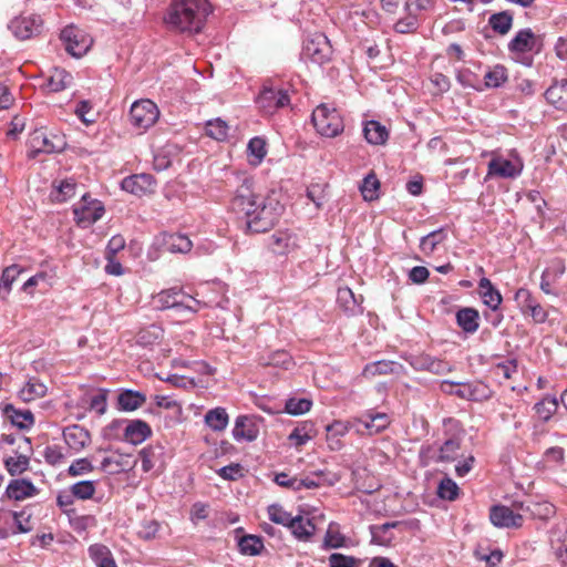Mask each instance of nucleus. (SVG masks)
<instances>
[{
	"label": "nucleus",
	"instance_id": "1",
	"mask_svg": "<svg viewBox=\"0 0 567 567\" xmlns=\"http://www.w3.org/2000/svg\"><path fill=\"white\" fill-rule=\"evenodd\" d=\"M230 209L245 221L246 233L261 234L270 230L285 210L277 194H257L252 182L245 179L230 199Z\"/></svg>",
	"mask_w": 567,
	"mask_h": 567
},
{
	"label": "nucleus",
	"instance_id": "2",
	"mask_svg": "<svg viewBox=\"0 0 567 567\" xmlns=\"http://www.w3.org/2000/svg\"><path fill=\"white\" fill-rule=\"evenodd\" d=\"M210 12L206 0H173L165 21L181 32L198 33Z\"/></svg>",
	"mask_w": 567,
	"mask_h": 567
},
{
	"label": "nucleus",
	"instance_id": "3",
	"mask_svg": "<svg viewBox=\"0 0 567 567\" xmlns=\"http://www.w3.org/2000/svg\"><path fill=\"white\" fill-rule=\"evenodd\" d=\"M511 58L523 64L524 66L530 68L534 64V54H538L543 49V40L539 35H536L532 29L526 28L519 30L515 37L507 44Z\"/></svg>",
	"mask_w": 567,
	"mask_h": 567
},
{
	"label": "nucleus",
	"instance_id": "4",
	"mask_svg": "<svg viewBox=\"0 0 567 567\" xmlns=\"http://www.w3.org/2000/svg\"><path fill=\"white\" fill-rule=\"evenodd\" d=\"M312 123L317 132L327 137H334L343 132L342 116L337 109L320 104L312 112Z\"/></svg>",
	"mask_w": 567,
	"mask_h": 567
},
{
	"label": "nucleus",
	"instance_id": "5",
	"mask_svg": "<svg viewBox=\"0 0 567 567\" xmlns=\"http://www.w3.org/2000/svg\"><path fill=\"white\" fill-rule=\"evenodd\" d=\"M153 305L159 310L175 308L178 310L196 312L198 310L199 301L186 295L179 288H169L154 296Z\"/></svg>",
	"mask_w": 567,
	"mask_h": 567
},
{
	"label": "nucleus",
	"instance_id": "6",
	"mask_svg": "<svg viewBox=\"0 0 567 567\" xmlns=\"http://www.w3.org/2000/svg\"><path fill=\"white\" fill-rule=\"evenodd\" d=\"M60 39L65 51L74 58L85 55L93 44V39L87 32L72 24L61 31Z\"/></svg>",
	"mask_w": 567,
	"mask_h": 567
},
{
	"label": "nucleus",
	"instance_id": "7",
	"mask_svg": "<svg viewBox=\"0 0 567 567\" xmlns=\"http://www.w3.org/2000/svg\"><path fill=\"white\" fill-rule=\"evenodd\" d=\"M332 47L323 33H316L303 43L301 56L306 61L322 65L330 61Z\"/></svg>",
	"mask_w": 567,
	"mask_h": 567
},
{
	"label": "nucleus",
	"instance_id": "8",
	"mask_svg": "<svg viewBox=\"0 0 567 567\" xmlns=\"http://www.w3.org/2000/svg\"><path fill=\"white\" fill-rule=\"evenodd\" d=\"M159 111L151 100H140L132 104L130 110L131 124L137 128L146 130L158 120Z\"/></svg>",
	"mask_w": 567,
	"mask_h": 567
},
{
	"label": "nucleus",
	"instance_id": "9",
	"mask_svg": "<svg viewBox=\"0 0 567 567\" xmlns=\"http://www.w3.org/2000/svg\"><path fill=\"white\" fill-rule=\"evenodd\" d=\"M75 221L81 227H89L97 221L104 214V206L100 200L91 199L86 194L73 208Z\"/></svg>",
	"mask_w": 567,
	"mask_h": 567
},
{
	"label": "nucleus",
	"instance_id": "10",
	"mask_svg": "<svg viewBox=\"0 0 567 567\" xmlns=\"http://www.w3.org/2000/svg\"><path fill=\"white\" fill-rule=\"evenodd\" d=\"M514 507L517 511H522L524 516L543 522H547L556 514L555 505L545 499L527 498L525 501H515Z\"/></svg>",
	"mask_w": 567,
	"mask_h": 567
},
{
	"label": "nucleus",
	"instance_id": "11",
	"mask_svg": "<svg viewBox=\"0 0 567 567\" xmlns=\"http://www.w3.org/2000/svg\"><path fill=\"white\" fill-rule=\"evenodd\" d=\"M290 102L287 91L281 89H275L270 85L265 84L262 90L256 97V103L259 109L267 113L272 114L278 109L288 105Z\"/></svg>",
	"mask_w": 567,
	"mask_h": 567
},
{
	"label": "nucleus",
	"instance_id": "12",
	"mask_svg": "<svg viewBox=\"0 0 567 567\" xmlns=\"http://www.w3.org/2000/svg\"><path fill=\"white\" fill-rule=\"evenodd\" d=\"M489 519L492 524L499 528H519L523 526L524 515L522 511L505 505H494L489 509Z\"/></svg>",
	"mask_w": 567,
	"mask_h": 567
},
{
	"label": "nucleus",
	"instance_id": "13",
	"mask_svg": "<svg viewBox=\"0 0 567 567\" xmlns=\"http://www.w3.org/2000/svg\"><path fill=\"white\" fill-rule=\"evenodd\" d=\"M42 19L38 14H21L12 19L8 25L12 34L19 40H28L40 33Z\"/></svg>",
	"mask_w": 567,
	"mask_h": 567
},
{
	"label": "nucleus",
	"instance_id": "14",
	"mask_svg": "<svg viewBox=\"0 0 567 567\" xmlns=\"http://www.w3.org/2000/svg\"><path fill=\"white\" fill-rule=\"evenodd\" d=\"M523 315L530 316L534 322L543 323L548 318V312L536 300L532 292L526 288H519L514 297Z\"/></svg>",
	"mask_w": 567,
	"mask_h": 567
},
{
	"label": "nucleus",
	"instance_id": "15",
	"mask_svg": "<svg viewBox=\"0 0 567 567\" xmlns=\"http://www.w3.org/2000/svg\"><path fill=\"white\" fill-rule=\"evenodd\" d=\"M142 470L148 473L153 470L163 471L166 465V449L161 442H154L143 447L140 453Z\"/></svg>",
	"mask_w": 567,
	"mask_h": 567
},
{
	"label": "nucleus",
	"instance_id": "16",
	"mask_svg": "<svg viewBox=\"0 0 567 567\" xmlns=\"http://www.w3.org/2000/svg\"><path fill=\"white\" fill-rule=\"evenodd\" d=\"M268 248L277 256H287L299 248L298 236L288 229L277 230L268 238Z\"/></svg>",
	"mask_w": 567,
	"mask_h": 567
},
{
	"label": "nucleus",
	"instance_id": "17",
	"mask_svg": "<svg viewBox=\"0 0 567 567\" xmlns=\"http://www.w3.org/2000/svg\"><path fill=\"white\" fill-rule=\"evenodd\" d=\"M62 145L56 144L43 130H34L29 138V157L35 158L40 153L50 154L61 150Z\"/></svg>",
	"mask_w": 567,
	"mask_h": 567
},
{
	"label": "nucleus",
	"instance_id": "18",
	"mask_svg": "<svg viewBox=\"0 0 567 567\" xmlns=\"http://www.w3.org/2000/svg\"><path fill=\"white\" fill-rule=\"evenodd\" d=\"M155 179L151 174H135L125 177L122 183V189L134 194L136 196H143L154 192Z\"/></svg>",
	"mask_w": 567,
	"mask_h": 567
},
{
	"label": "nucleus",
	"instance_id": "19",
	"mask_svg": "<svg viewBox=\"0 0 567 567\" xmlns=\"http://www.w3.org/2000/svg\"><path fill=\"white\" fill-rule=\"evenodd\" d=\"M566 267L561 259H556L543 271L540 278V289L546 295L557 296L554 286L565 274Z\"/></svg>",
	"mask_w": 567,
	"mask_h": 567
},
{
	"label": "nucleus",
	"instance_id": "20",
	"mask_svg": "<svg viewBox=\"0 0 567 567\" xmlns=\"http://www.w3.org/2000/svg\"><path fill=\"white\" fill-rule=\"evenodd\" d=\"M63 439L71 450L80 452L90 444L91 434L83 426L73 424L63 430Z\"/></svg>",
	"mask_w": 567,
	"mask_h": 567
},
{
	"label": "nucleus",
	"instance_id": "21",
	"mask_svg": "<svg viewBox=\"0 0 567 567\" xmlns=\"http://www.w3.org/2000/svg\"><path fill=\"white\" fill-rule=\"evenodd\" d=\"M38 493L39 489L35 485L25 478L12 480L6 488V496L13 501H23L35 496Z\"/></svg>",
	"mask_w": 567,
	"mask_h": 567
},
{
	"label": "nucleus",
	"instance_id": "22",
	"mask_svg": "<svg viewBox=\"0 0 567 567\" xmlns=\"http://www.w3.org/2000/svg\"><path fill=\"white\" fill-rule=\"evenodd\" d=\"M259 429L256 422L247 416L239 415L235 420V425L233 429V436L236 441H255L258 437Z\"/></svg>",
	"mask_w": 567,
	"mask_h": 567
},
{
	"label": "nucleus",
	"instance_id": "23",
	"mask_svg": "<svg viewBox=\"0 0 567 567\" xmlns=\"http://www.w3.org/2000/svg\"><path fill=\"white\" fill-rule=\"evenodd\" d=\"M522 165H516L504 157H495L488 163V175L502 178H515L520 175Z\"/></svg>",
	"mask_w": 567,
	"mask_h": 567
},
{
	"label": "nucleus",
	"instance_id": "24",
	"mask_svg": "<svg viewBox=\"0 0 567 567\" xmlns=\"http://www.w3.org/2000/svg\"><path fill=\"white\" fill-rule=\"evenodd\" d=\"M546 101L558 111H567V79L555 80L545 92Z\"/></svg>",
	"mask_w": 567,
	"mask_h": 567
},
{
	"label": "nucleus",
	"instance_id": "25",
	"mask_svg": "<svg viewBox=\"0 0 567 567\" xmlns=\"http://www.w3.org/2000/svg\"><path fill=\"white\" fill-rule=\"evenodd\" d=\"M2 413L12 425L20 430H29L34 424V415L30 410H18L11 403L2 406Z\"/></svg>",
	"mask_w": 567,
	"mask_h": 567
},
{
	"label": "nucleus",
	"instance_id": "26",
	"mask_svg": "<svg viewBox=\"0 0 567 567\" xmlns=\"http://www.w3.org/2000/svg\"><path fill=\"white\" fill-rule=\"evenodd\" d=\"M151 435V426L142 420H132L124 429V440L133 445L143 443Z\"/></svg>",
	"mask_w": 567,
	"mask_h": 567
},
{
	"label": "nucleus",
	"instance_id": "27",
	"mask_svg": "<svg viewBox=\"0 0 567 567\" xmlns=\"http://www.w3.org/2000/svg\"><path fill=\"white\" fill-rule=\"evenodd\" d=\"M478 293L483 303L493 311H496L503 301L499 290L486 277L478 281Z\"/></svg>",
	"mask_w": 567,
	"mask_h": 567
},
{
	"label": "nucleus",
	"instance_id": "28",
	"mask_svg": "<svg viewBox=\"0 0 567 567\" xmlns=\"http://www.w3.org/2000/svg\"><path fill=\"white\" fill-rule=\"evenodd\" d=\"M317 435V430L312 421H303L299 423L289 434L288 440L297 449L307 444Z\"/></svg>",
	"mask_w": 567,
	"mask_h": 567
},
{
	"label": "nucleus",
	"instance_id": "29",
	"mask_svg": "<svg viewBox=\"0 0 567 567\" xmlns=\"http://www.w3.org/2000/svg\"><path fill=\"white\" fill-rule=\"evenodd\" d=\"M456 323L465 333L473 334L480 328V313L471 307L461 308L456 312Z\"/></svg>",
	"mask_w": 567,
	"mask_h": 567
},
{
	"label": "nucleus",
	"instance_id": "30",
	"mask_svg": "<svg viewBox=\"0 0 567 567\" xmlns=\"http://www.w3.org/2000/svg\"><path fill=\"white\" fill-rule=\"evenodd\" d=\"M337 302L348 316H354L362 312L361 301L358 300L349 287L338 289Z\"/></svg>",
	"mask_w": 567,
	"mask_h": 567
},
{
	"label": "nucleus",
	"instance_id": "31",
	"mask_svg": "<svg viewBox=\"0 0 567 567\" xmlns=\"http://www.w3.org/2000/svg\"><path fill=\"white\" fill-rule=\"evenodd\" d=\"M47 385L38 378H30L19 390L18 395L23 402H31L43 398L47 394Z\"/></svg>",
	"mask_w": 567,
	"mask_h": 567
},
{
	"label": "nucleus",
	"instance_id": "32",
	"mask_svg": "<svg viewBox=\"0 0 567 567\" xmlns=\"http://www.w3.org/2000/svg\"><path fill=\"white\" fill-rule=\"evenodd\" d=\"M289 529L298 540L308 542L316 532V525L310 518L298 515L293 517Z\"/></svg>",
	"mask_w": 567,
	"mask_h": 567
},
{
	"label": "nucleus",
	"instance_id": "33",
	"mask_svg": "<svg viewBox=\"0 0 567 567\" xmlns=\"http://www.w3.org/2000/svg\"><path fill=\"white\" fill-rule=\"evenodd\" d=\"M146 402V395L140 391L124 390L117 396V408L121 411H135Z\"/></svg>",
	"mask_w": 567,
	"mask_h": 567
},
{
	"label": "nucleus",
	"instance_id": "34",
	"mask_svg": "<svg viewBox=\"0 0 567 567\" xmlns=\"http://www.w3.org/2000/svg\"><path fill=\"white\" fill-rule=\"evenodd\" d=\"M363 134L368 143L372 145H383L389 138V131L380 122L368 121L363 127Z\"/></svg>",
	"mask_w": 567,
	"mask_h": 567
},
{
	"label": "nucleus",
	"instance_id": "35",
	"mask_svg": "<svg viewBox=\"0 0 567 567\" xmlns=\"http://www.w3.org/2000/svg\"><path fill=\"white\" fill-rule=\"evenodd\" d=\"M162 236L163 245L169 252L186 254L193 247L192 240L183 234L164 233Z\"/></svg>",
	"mask_w": 567,
	"mask_h": 567
},
{
	"label": "nucleus",
	"instance_id": "36",
	"mask_svg": "<svg viewBox=\"0 0 567 567\" xmlns=\"http://www.w3.org/2000/svg\"><path fill=\"white\" fill-rule=\"evenodd\" d=\"M204 421L212 431L221 432L227 427L229 416L225 408L217 406L206 412Z\"/></svg>",
	"mask_w": 567,
	"mask_h": 567
},
{
	"label": "nucleus",
	"instance_id": "37",
	"mask_svg": "<svg viewBox=\"0 0 567 567\" xmlns=\"http://www.w3.org/2000/svg\"><path fill=\"white\" fill-rule=\"evenodd\" d=\"M327 443L331 451H339L342 447L341 437L349 432V425L341 421H334L327 425Z\"/></svg>",
	"mask_w": 567,
	"mask_h": 567
},
{
	"label": "nucleus",
	"instance_id": "38",
	"mask_svg": "<svg viewBox=\"0 0 567 567\" xmlns=\"http://www.w3.org/2000/svg\"><path fill=\"white\" fill-rule=\"evenodd\" d=\"M73 76L66 70L54 68L47 81V86L51 92H60L71 86Z\"/></svg>",
	"mask_w": 567,
	"mask_h": 567
},
{
	"label": "nucleus",
	"instance_id": "39",
	"mask_svg": "<svg viewBox=\"0 0 567 567\" xmlns=\"http://www.w3.org/2000/svg\"><path fill=\"white\" fill-rule=\"evenodd\" d=\"M403 367L394 361L380 360L368 363L363 369L364 377H374L381 374L399 373Z\"/></svg>",
	"mask_w": 567,
	"mask_h": 567
},
{
	"label": "nucleus",
	"instance_id": "40",
	"mask_svg": "<svg viewBox=\"0 0 567 567\" xmlns=\"http://www.w3.org/2000/svg\"><path fill=\"white\" fill-rule=\"evenodd\" d=\"M89 555L96 567H117L111 550L105 545H91L89 547Z\"/></svg>",
	"mask_w": 567,
	"mask_h": 567
},
{
	"label": "nucleus",
	"instance_id": "41",
	"mask_svg": "<svg viewBox=\"0 0 567 567\" xmlns=\"http://www.w3.org/2000/svg\"><path fill=\"white\" fill-rule=\"evenodd\" d=\"M507 80V69L502 64H496L485 73L482 84L484 85V90L497 89L503 86Z\"/></svg>",
	"mask_w": 567,
	"mask_h": 567
},
{
	"label": "nucleus",
	"instance_id": "42",
	"mask_svg": "<svg viewBox=\"0 0 567 567\" xmlns=\"http://www.w3.org/2000/svg\"><path fill=\"white\" fill-rule=\"evenodd\" d=\"M412 1L406 0L404 3V10L406 16L404 18L399 19L394 24V30L398 33L406 34L416 31L419 28V19L416 14L412 12Z\"/></svg>",
	"mask_w": 567,
	"mask_h": 567
},
{
	"label": "nucleus",
	"instance_id": "43",
	"mask_svg": "<svg viewBox=\"0 0 567 567\" xmlns=\"http://www.w3.org/2000/svg\"><path fill=\"white\" fill-rule=\"evenodd\" d=\"M360 423L370 432L379 433L386 429L390 424L389 416L385 413H372L368 412L360 420Z\"/></svg>",
	"mask_w": 567,
	"mask_h": 567
},
{
	"label": "nucleus",
	"instance_id": "44",
	"mask_svg": "<svg viewBox=\"0 0 567 567\" xmlns=\"http://www.w3.org/2000/svg\"><path fill=\"white\" fill-rule=\"evenodd\" d=\"M489 27L498 34H507L513 25V14L509 11L493 13L488 19Z\"/></svg>",
	"mask_w": 567,
	"mask_h": 567
},
{
	"label": "nucleus",
	"instance_id": "45",
	"mask_svg": "<svg viewBox=\"0 0 567 567\" xmlns=\"http://www.w3.org/2000/svg\"><path fill=\"white\" fill-rule=\"evenodd\" d=\"M558 400L556 396L547 395L534 405V410L544 422H547L556 413Z\"/></svg>",
	"mask_w": 567,
	"mask_h": 567
},
{
	"label": "nucleus",
	"instance_id": "46",
	"mask_svg": "<svg viewBox=\"0 0 567 567\" xmlns=\"http://www.w3.org/2000/svg\"><path fill=\"white\" fill-rule=\"evenodd\" d=\"M456 81L464 89H472L477 92L484 91V85L482 84L480 76L475 72H473L472 70H470L467 68L460 69L457 71Z\"/></svg>",
	"mask_w": 567,
	"mask_h": 567
},
{
	"label": "nucleus",
	"instance_id": "47",
	"mask_svg": "<svg viewBox=\"0 0 567 567\" xmlns=\"http://www.w3.org/2000/svg\"><path fill=\"white\" fill-rule=\"evenodd\" d=\"M238 547L241 554L256 556L264 549V543L259 536L246 535L239 539Z\"/></svg>",
	"mask_w": 567,
	"mask_h": 567
},
{
	"label": "nucleus",
	"instance_id": "48",
	"mask_svg": "<svg viewBox=\"0 0 567 567\" xmlns=\"http://www.w3.org/2000/svg\"><path fill=\"white\" fill-rule=\"evenodd\" d=\"M328 187L327 183H312L307 187V197L315 204L317 209H321L327 202Z\"/></svg>",
	"mask_w": 567,
	"mask_h": 567
},
{
	"label": "nucleus",
	"instance_id": "49",
	"mask_svg": "<svg viewBox=\"0 0 567 567\" xmlns=\"http://www.w3.org/2000/svg\"><path fill=\"white\" fill-rule=\"evenodd\" d=\"M466 383L470 401L482 402L492 398L493 391L485 382L475 380Z\"/></svg>",
	"mask_w": 567,
	"mask_h": 567
},
{
	"label": "nucleus",
	"instance_id": "50",
	"mask_svg": "<svg viewBox=\"0 0 567 567\" xmlns=\"http://www.w3.org/2000/svg\"><path fill=\"white\" fill-rule=\"evenodd\" d=\"M461 447L458 440L449 439L440 447L439 454L435 458L436 462L450 463L456 458L457 452Z\"/></svg>",
	"mask_w": 567,
	"mask_h": 567
},
{
	"label": "nucleus",
	"instance_id": "51",
	"mask_svg": "<svg viewBox=\"0 0 567 567\" xmlns=\"http://www.w3.org/2000/svg\"><path fill=\"white\" fill-rule=\"evenodd\" d=\"M21 269L17 265L7 267L0 279V298L6 299L11 290L12 284L17 280Z\"/></svg>",
	"mask_w": 567,
	"mask_h": 567
},
{
	"label": "nucleus",
	"instance_id": "52",
	"mask_svg": "<svg viewBox=\"0 0 567 567\" xmlns=\"http://www.w3.org/2000/svg\"><path fill=\"white\" fill-rule=\"evenodd\" d=\"M460 487L449 476L441 480L437 486V496L444 501H455L458 497Z\"/></svg>",
	"mask_w": 567,
	"mask_h": 567
},
{
	"label": "nucleus",
	"instance_id": "53",
	"mask_svg": "<svg viewBox=\"0 0 567 567\" xmlns=\"http://www.w3.org/2000/svg\"><path fill=\"white\" fill-rule=\"evenodd\" d=\"M96 486L94 481H80L70 486V492L75 498L81 501L91 499L95 494Z\"/></svg>",
	"mask_w": 567,
	"mask_h": 567
},
{
	"label": "nucleus",
	"instance_id": "54",
	"mask_svg": "<svg viewBox=\"0 0 567 567\" xmlns=\"http://www.w3.org/2000/svg\"><path fill=\"white\" fill-rule=\"evenodd\" d=\"M379 187L380 182L377 176L373 173L367 175L360 186V192L364 200L372 202L377 199L379 197Z\"/></svg>",
	"mask_w": 567,
	"mask_h": 567
},
{
	"label": "nucleus",
	"instance_id": "55",
	"mask_svg": "<svg viewBox=\"0 0 567 567\" xmlns=\"http://www.w3.org/2000/svg\"><path fill=\"white\" fill-rule=\"evenodd\" d=\"M312 401L306 398H290L286 401L285 412L291 415H301L310 411Z\"/></svg>",
	"mask_w": 567,
	"mask_h": 567
},
{
	"label": "nucleus",
	"instance_id": "56",
	"mask_svg": "<svg viewBox=\"0 0 567 567\" xmlns=\"http://www.w3.org/2000/svg\"><path fill=\"white\" fill-rule=\"evenodd\" d=\"M29 457L22 454L4 460L6 468L11 476H17L25 472L29 468Z\"/></svg>",
	"mask_w": 567,
	"mask_h": 567
},
{
	"label": "nucleus",
	"instance_id": "57",
	"mask_svg": "<svg viewBox=\"0 0 567 567\" xmlns=\"http://www.w3.org/2000/svg\"><path fill=\"white\" fill-rule=\"evenodd\" d=\"M228 124L221 118H215L206 123V134L217 141H225L228 136Z\"/></svg>",
	"mask_w": 567,
	"mask_h": 567
},
{
	"label": "nucleus",
	"instance_id": "58",
	"mask_svg": "<svg viewBox=\"0 0 567 567\" xmlns=\"http://www.w3.org/2000/svg\"><path fill=\"white\" fill-rule=\"evenodd\" d=\"M446 235L443 229L434 230L426 236L422 237L420 248L425 254H432L436 246L445 239Z\"/></svg>",
	"mask_w": 567,
	"mask_h": 567
},
{
	"label": "nucleus",
	"instance_id": "59",
	"mask_svg": "<svg viewBox=\"0 0 567 567\" xmlns=\"http://www.w3.org/2000/svg\"><path fill=\"white\" fill-rule=\"evenodd\" d=\"M163 337V330L157 326H150L137 333V343L141 346H152Z\"/></svg>",
	"mask_w": 567,
	"mask_h": 567
},
{
	"label": "nucleus",
	"instance_id": "60",
	"mask_svg": "<svg viewBox=\"0 0 567 567\" xmlns=\"http://www.w3.org/2000/svg\"><path fill=\"white\" fill-rule=\"evenodd\" d=\"M268 515L272 523L286 526L288 528L293 519V516H291L290 513L286 512L282 506L278 504L268 506Z\"/></svg>",
	"mask_w": 567,
	"mask_h": 567
},
{
	"label": "nucleus",
	"instance_id": "61",
	"mask_svg": "<svg viewBox=\"0 0 567 567\" xmlns=\"http://www.w3.org/2000/svg\"><path fill=\"white\" fill-rule=\"evenodd\" d=\"M324 482V472L317 471L311 473V475L306 476L305 478H298L297 486L298 491H301L302 488L312 489L322 486Z\"/></svg>",
	"mask_w": 567,
	"mask_h": 567
},
{
	"label": "nucleus",
	"instance_id": "62",
	"mask_svg": "<svg viewBox=\"0 0 567 567\" xmlns=\"http://www.w3.org/2000/svg\"><path fill=\"white\" fill-rule=\"evenodd\" d=\"M250 156L255 157V164H259L267 154L266 142L261 137H252L247 146Z\"/></svg>",
	"mask_w": 567,
	"mask_h": 567
},
{
	"label": "nucleus",
	"instance_id": "63",
	"mask_svg": "<svg viewBox=\"0 0 567 567\" xmlns=\"http://www.w3.org/2000/svg\"><path fill=\"white\" fill-rule=\"evenodd\" d=\"M328 560L330 567H358L361 563L360 559L353 556H348L340 553L331 554Z\"/></svg>",
	"mask_w": 567,
	"mask_h": 567
},
{
	"label": "nucleus",
	"instance_id": "64",
	"mask_svg": "<svg viewBox=\"0 0 567 567\" xmlns=\"http://www.w3.org/2000/svg\"><path fill=\"white\" fill-rule=\"evenodd\" d=\"M493 373L503 379H512L517 373V361L515 359L497 363L493 368Z\"/></svg>",
	"mask_w": 567,
	"mask_h": 567
}]
</instances>
